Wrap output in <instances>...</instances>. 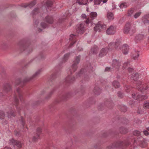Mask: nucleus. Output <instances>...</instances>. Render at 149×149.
<instances>
[{
    "label": "nucleus",
    "mask_w": 149,
    "mask_h": 149,
    "mask_svg": "<svg viewBox=\"0 0 149 149\" xmlns=\"http://www.w3.org/2000/svg\"><path fill=\"white\" fill-rule=\"evenodd\" d=\"M120 42L119 40H117L115 43H111L109 45V49L102 48L100 51L99 54V56L100 57H102L106 55L108 50L111 49L112 46H114L115 49L117 50H119L120 49Z\"/></svg>",
    "instance_id": "nucleus-1"
},
{
    "label": "nucleus",
    "mask_w": 149,
    "mask_h": 149,
    "mask_svg": "<svg viewBox=\"0 0 149 149\" xmlns=\"http://www.w3.org/2000/svg\"><path fill=\"white\" fill-rule=\"evenodd\" d=\"M42 69H39L36 71L34 74L30 78L26 77L24 79L23 81H21L20 79H18L15 81V84H16L19 85V86H22L23 84L25 83L28 81L30 80L33 79L38 77L41 73L42 72Z\"/></svg>",
    "instance_id": "nucleus-2"
},
{
    "label": "nucleus",
    "mask_w": 149,
    "mask_h": 149,
    "mask_svg": "<svg viewBox=\"0 0 149 149\" xmlns=\"http://www.w3.org/2000/svg\"><path fill=\"white\" fill-rule=\"evenodd\" d=\"M17 96H18L19 99L21 101L22 100V91L19 88H17L16 90L15 91L14 101L15 104H17L19 102L17 99Z\"/></svg>",
    "instance_id": "nucleus-3"
},
{
    "label": "nucleus",
    "mask_w": 149,
    "mask_h": 149,
    "mask_svg": "<svg viewBox=\"0 0 149 149\" xmlns=\"http://www.w3.org/2000/svg\"><path fill=\"white\" fill-rule=\"evenodd\" d=\"M80 59V56L79 55L76 57L75 60L72 66V70H70V72L72 74V72H74L77 70V65L79 63Z\"/></svg>",
    "instance_id": "nucleus-4"
},
{
    "label": "nucleus",
    "mask_w": 149,
    "mask_h": 149,
    "mask_svg": "<svg viewBox=\"0 0 149 149\" xmlns=\"http://www.w3.org/2000/svg\"><path fill=\"white\" fill-rule=\"evenodd\" d=\"M76 32L79 34L83 33L85 30V28L83 24H78L76 27Z\"/></svg>",
    "instance_id": "nucleus-5"
},
{
    "label": "nucleus",
    "mask_w": 149,
    "mask_h": 149,
    "mask_svg": "<svg viewBox=\"0 0 149 149\" xmlns=\"http://www.w3.org/2000/svg\"><path fill=\"white\" fill-rule=\"evenodd\" d=\"M9 144L10 145H12L14 146L15 145L19 148L22 147V144L20 142L17 140H15L13 139L9 140Z\"/></svg>",
    "instance_id": "nucleus-6"
},
{
    "label": "nucleus",
    "mask_w": 149,
    "mask_h": 149,
    "mask_svg": "<svg viewBox=\"0 0 149 149\" xmlns=\"http://www.w3.org/2000/svg\"><path fill=\"white\" fill-rule=\"evenodd\" d=\"M90 15V18L91 19H90L89 18L87 19L85 21V22L86 24H88L90 23H91L92 20L93 19L97 17V14L96 12H93L91 13Z\"/></svg>",
    "instance_id": "nucleus-7"
},
{
    "label": "nucleus",
    "mask_w": 149,
    "mask_h": 149,
    "mask_svg": "<svg viewBox=\"0 0 149 149\" xmlns=\"http://www.w3.org/2000/svg\"><path fill=\"white\" fill-rule=\"evenodd\" d=\"M116 27L111 25L107 29L106 31V33L108 35L113 34L116 32Z\"/></svg>",
    "instance_id": "nucleus-8"
},
{
    "label": "nucleus",
    "mask_w": 149,
    "mask_h": 149,
    "mask_svg": "<svg viewBox=\"0 0 149 149\" xmlns=\"http://www.w3.org/2000/svg\"><path fill=\"white\" fill-rule=\"evenodd\" d=\"M121 65L120 62L119 61H118L116 59L113 60L112 66L114 70L115 69L116 70H118Z\"/></svg>",
    "instance_id": "nucleus-9"
},
{
    "label": "nucleus",
    "mask_w": 149,
    "mask_h": 149,
    "mask_svg": "<svg viewBox=\"0 0 149 149\" xmlns=\"http://www.w3.org/2000/svg\"><path fill=\"white\" fill-rule=\"evenodd\" d=\"M20 49L21 50L25 51L28 53L31 52L32 50V48L30 46H27L26 44H23L20 47Z\"/></svg>",
    "instance_id": "nucleus-10"
},
{
    "label": "nucleus",
    "mask_w": 149,
    "mask_h": 149,
    "mask_svg": "<svg viewBox=\"0 0 149 149\" xmlns=\"http://www.w3.org/2000/svg\"><path fill=\"white\" fill-rule=\"evenodd\" d=\"M42 132V129L40 128H38L36 130V134L34 135L33 138V141H36L39 138L40 133Z\"/></svg>",
    "instance_id": "nucleus-11"
},
{
    "label": "nucleus",
    "mask_w": 149,
    "mask_h": 149,
    "mask_svg": "<svg viewBox=\"0 0 149 149\" xmlns=\"http://www.w3.org/2000/svg\"><path fill=\"white\" fill-rule=\"evenodd\" d=\"M135 94L133 93L132 95V97L134 99L140 101L143 100H145L147 98V97L145 95H137L136 98H135Z\"/></svg>",
    "instance_id": "nucleus-12"
},
{
    "label": "nucleus",
    "mask_w": 149,
    "mask_h": 149,
    "mask_svg": "<svg viewBox=\"0 0 149 149\" xmlns=\"http://www.w3.org/2000/svg\"><path fill=\"white\" fill-rule=\"evenodd\" d=\"M3 90L6 92H10L12 90V88L10 84L7 83L5 84L3 86Z\"/></svg>",
    "instance_id": "nucleus-13"
},
{
    "label": "nucleus",
    "mask_w": 149,
    "mask_h": 149,
    "mask_svg": "<svg viewBox=\"0 0 149 149\" xmlns=\"http://www.w3.org/2000/svg\"><path fill=\"white\" fill-rule=\"evenodd\" d=\"M123 144V142L118 141L116 142L115 144H113L112 146L108 147L107 149H113L114 148L118 147Z\"/></svg>",
    "instance_id": "nucleus-14"
},
{
    "label": "nucleus",
    "mask_w": 149,
    "mask_h": 149,
    "mask_svg": "<svg viewBox=\"0 0 149 149\" xmlns=\"http://www.w3.org/2000/svg\"><path fill=\"white\" fill-rule=\"evenodd\" d=\"M131 26V25L130 23H127L123 29L124 33H127L130 31Z\"/></svg>",
    "instance_id": "nucleus-15"
},
{
    "label": "nucleus",
    "mask_w": 149,
    "mask_h": 149,
    "mask_svg": "<svg viewBox=\"0 0 149 149\" xmlns=\"http://www.w3.org/2000/svg\"><path fill=\"white\" fill-rule=\"evenodd\" d=\"M123 52L124 54H128L129 50V47L126 44H124L122 47Z\"/></svg>",
    "instance_id": "nucleus-16"
},
{
    "label": "nucleus",
    "mask_w": 149,
    "mask_h": 149,
    "mask_svg": "<svg viewBox=\"0 0 149 149\" xmlns=\"http://www.w3.org/2000/svg\"><path fill=\"white\" fill-rule=\"evenodd\" d=\"M139 54L138 51H134L132 53L131 57L135 60L139 57Z\"/></svg>",
    "instance_id": "nucleus-17"
},
{
    "label": "nucleus",
    "mask_w": 149,
    "mask_h": 149,
    "mask_svg": "<svg viewBox=\"0 0 149 149\" xmlns=\"http://www.w3.org/2000/svg\"><path fill=\"white\" fill-rule=\"evenodd\" d=\"M142 22L145 24L149 23V14L145 15L142 18Z\"/></svg>",
    "instance_id": "nucleus-18"
},
{
    "label": "nucleus",
    "mask_w": 149,
    "mask_h": 149,
    "mask_svg": "<svg viewBox=\"0 0 149 149\" xmlns=\"http://www.w3.org/2000/svg\"><path fill=\"white\" fill-rule=\"evenodd\" d=\"M76 35L74 34H71L70 36L69 39L70 40H73V42L70 43V47H71L74 45L76 42Z\"/></svg>",
    "instance_id": "nucleus-19"
},
{
    "label": "nucleus",
    "mask_w": 149,
    "mask_h": 149,
    "mask_svg": "<svg viewBox=\"0 0 149 149\" xmlns=\"http://www.w3.org/2000/svg\"><path fill=\"white\" fill-rule=\"evenodd\" d=\"M36 3V1H33L31 2L29 4L27 5L26 4H22L21 6L24 8H26L27 6H29V8H31L33 7Z\"/></svg>",
    "instance_id": "nucleus-20"
},
{
    "label": "nucleus",
    "mask_w": 149,
    "mask_h": 149,
    "mask_svg": "<svg viewBox=\"0 0 149 149\" xmlns=\"http://www.w3.org/2000/svg\"><path fill=\"white\" fill-rule=\"evenodd\" d=\"M46 22L49 24H52L53 22V19L52 16H48L45 17Z\"/></svg>",
    "instance_id": "nucleus-21"
},
{
    "label": "nucleus",
    "mask_w": 149,
    "mask_h": 149,
    "mask_svg": "<svg viewBox=\"0 0 149 149\" xmlns=\"http://www.w3.org/2000/svg\"><path fill=\"white\" fill-rule=\"evenodd\" d=\"M75 80L74 77H72L71 76L69 75L66 79V81L68 83L72 82Z\"/></svg>",
    "instance_id": "nucleus-22"
},
{
    "label": "nucleus",
    "mask_w": 149,
    "mask_h": 149,
    "mask_svg": "<svg viewBox=\"0 0 149 149\" xmlns=\"http://www.w3.org/2000/svg\"><path fill=\"white\" fill-rule=\"evenodd\" d=\"M144 37V35L142 34H139L135 37V39L136 41L138 42L142 40Z\"/></svg>",
    "instance_id": "nucleus-23"
},
{
    "label": "nucleus",
    "mask_w": 149,
    "mask_h": 149,
    "mask_svg": "<svg viewBox=\"0 0 149 149\" xmlns=\"http://www.w3.org/2000/svg\"><path fill=\"white\" fill-rule=\"evenodd\" d=\"M100 26H101V22H99L94 27V30L95 31H100L101 30Z\"/></svg>",
    "instance_id": "nucleus-24"
},
{
    "label": "nucleus",
    "mask_w": 149,
    "mask_h": 149,
    "mask_svg": "<svg viewBox=\"0 0 149 149\" xmlns=\"http://www.w3.org/2000/svg\"><path fill=\"white\" fill-rule=\"evenodd\" d=\"M77 2L79 5H85L87 4L88 0H77Z\"/></svg>",
    "instance_id": "nucleus-25"
},
{
    "label": "nucleus",
    "mask_w": 149,
    "mask_h": 149,
    "mask_svg": "<svg viewBox=\"0 0 149 149\" xmlns=\"http://www.w3.org/2000/svg\"><path fill=\"white\" fill-rule=\"evenodd\" d=\"M107 17L109 20H112L114 19L113 15L111 12H108L107 14Z\"/></svg>",
    "instance_id": "nucleus-26"
},
{
    "label": "nucleus",
    "mask_w": 149,
    "mask_h": 149,
    "mask_svg": "<svg viewBox=\"0 0 149 149\" xmlns=\"http://www.w3.org/2000/svg\"><path fill=\"white\" fill-rule=\"evenodd\" d=\"M139 77V74L138 73H135L132 74L131 78L135 81H136Z\"/></svg>",
    "instance_id": "nucleus-27"
},
{
    "label": "nucleus",
    "mask_w": 149,
    "mask_h": 149,
    "mask_svg": "<svg viewBox=\"0 0 149 149\" xmlns=\"http://www.w3.org/2000/svg\"><path fill=\"white\" fill-rule=\"evenodd\" d=\"M149 86L146 84L142 85L140 88V90L141 92H143L148 89Z\"/></svg>",
    "instance_id": "nucleus-28"
},
{
    "label": "nucleus",
    "mask_w": 149,
    "mask_h": 149,
    "mask_svg": "<svg viewBox=\"0 0 149 149\" xmlns=\"http://www.w3.org/2000/svg\"><path fill=\"white\" fill-rule=\"evenodd\" d=\"M98 51V48L96 45H94L91 49V52L93 53V54H96Z\"/></svg>",
    "instance_id": "nucleus-29"
},
{
    "label": "nucleus",
    "mask_w": 149,
    "mask_h": 149,
    "mask_svg": "<svg viewBox=\"0 0 149 149\" xmlns=\"http://www.w3.org/2000/svg\"><path fill=\"white\" fill-rule=\"evenodd\" d=\"M101 91V89H100L98 87H96L95 88L94 92L95 93L96 95H99L100 94Z\"/></svg>",
    "instance_id": "nucleus-30"
},
{
    "label": "nucleus",
    "mask_w": 149,
    "mask_h": 149,
    "mask_svg": "<svg viewBox=\"0 0 149 149\" xmlns=\"http://www.w3.org/2000/svg\"><path fill=\"white\" fill-rule=\"evenodd\" d=\"M119 131L121 134H125L127 133V130L126 128L122 127L120 128Z\"/></svg>",
    "instance_id": "nucleus-31"
},
{
    "label": "nucleus",
    "mask_w": 149,
    "mask_h": 149,
    "mask_svg": "<svg viewBox=\"0 0 149 149\" xmlns=\"http://www.w3.org/2000/svg\"><path fill=\"white\" fill-rule=\"evenodd\" d=\"M15 116L14 113V111L13 110H12L10 112L8 113V118H10L11 117H14Z\"/></svg>",
    "instance_id": "nucleus-32"
},
{
    "label": "nucleus",
    "mask_w": 149,
    "mask_h": 149,
    "mask_svg": "<svg viewBox=\"0 0 149 149\" xmlns=\"http://www.w3.org/2000/svg\"><path fill=\"white\" fill-rule=\"evenodd\" d=\"M70 55V54L69 53H67L64 55L63 59V62H65L68 60L69 57Z\"/></svg>",
    "instance_id": "nucleus-33"
},
{
    "label": "nucleus",
    "mask_w": 149,
    "mask_h": 149,
    "mask_svg": "<svg viewBox=\"0 0 149 149\" xmlns=\"http://www.w3.org/2000/svg\"><path fill=\"white\" fill-rule=\"evenodd\" d=\"M113 85L115 88H118L120 86V84L119 83L116 81H114L113 82Z\"/></svg>",
    "instance_id": "nucleus-34"
},
{
    "label": "nucleus",
    "mask_w": 149,
    "mask_h": 149,
    "mask_svg": "<svg viewBox=\"0 0 149 149\" xmlns=\"http://www.w3.org/2000/svg\"><path fill=\"white\" fill-rule=\"evenodd\" d=\"M86 69H81V70L78 73L77 76V77H80L81 76V75H83V74L85 72V71H86Z\"/></svg>",
    "instance_id": "nucleus-35"
},
{
    "label": "nucleus",
    "mask_w": 149,
    "mask_h": 149,
    "mask_svg": "<svg viewBox=\"0 0 149 149\" xmlns=\"http://www.w3.org/2000/svg\"><path fill=\"white\" fill-rule=\"evenodd\" d=\"M5 117V114L2 110H0V119H4Z\"/></svg>",
    "instance_id": "nucleus-36"
},
{
    "label": "nucleus",
    "mask_w": 149,
    "mask_h": 149,
    "mask_svg": "<svg viewBox=\"0 0 149 149\" xmlns=\"http://www.w3.org/2000/svg\"><path fill=\"white\" fill-rule=\"evenodd\" d=\"M52 4V2L51 1H47L46 2V6L47 8L51 7Z\"/></svg>",
    "instance_id": "nucleus-37"
},
{
    "label": "nucleus",
    "mask_w": 149,
    "mask_h": 149,
    "mask_svg": "<svg viewBox=\"0 0 149 149\" xmlns=\"http://www.w3.org/2000/svg\"><path fill=\"white\" fill-rule=\"evenodd\" d=\"M143 107L146 109L149 108V101L145 102L143 105Z\"/></svg>",
    "instance_id": "nucleus-38"
},
{
    "label": "nucleus",
    "mask_w": 149,
    "mask_h": 149,
    "mask_svg": "<svg viewBox=\"0 0 149 149\" xmlns=\"http://www.w3.org/2000/svg\"><path fill=\"white\" fill-rule=\"evenodd\" d=\"M133 134L134 135L139 136L140 134V132L139 131L136 130L134 131Z\"/></svg>",
    "instance_id": "nucleus-39"
},
{
    "label": "nucleus",
    "mask_w": 149,
    "mask_h": 149,
    "mask_svg": "<svg viewBox=\"0 0 149 149\" xmlns=\"http://www.w3.org/2000/svg\"><path fill=\"white\" fill-rule=\"evenodd\" d=\"M38 9L37 8H35L32 12V13L33 15H36L38 13Z\"/></svg>",
    "instance_id": "nucleus-40"
},
{
    "label": "nucleus",
    "mask_w": 149,
    "mask_h": 149,
    "mask_svg": "<svg viewBox=\"0 0 149 149\" xmlns=\"http://www.w3.org/2000/svg\"><path fill=\"white\" fill-rule=\"evenodd\" d=\"M141 12L140 11H139L136 13L134 15V17L135 18H137L138 17L141 15Z\"/></svg>",
    "instance_id": "nucleus-41"
},
{
    "label": "nucleus",
    "mask_w": 149,
    "mask_h": 149,
    "mask_svg": "<svg viewBox=\"0 0 149 149\" xmlns=\"http://www.w3.org/2000/svg\"><path fill=\"white\" fill-rule=\"evenodd\" d=\"M102 1V0H94V4L95 5H99Z\"/></svg>",
    "instance_id": "nucleus-42"
},
{
    "label": "nucleus",
    "mask_w": 149,
    "mask_h": 149,
    "mask_svg": "<svg viewBox=\"0 0 149 149\" xmlns=\"http://www.w3.org/2000/svg\"><path fill=\"white\" fill-rule=\"evenodd\" d=\"M121 110L122 111L125 112L127 111V108L125 106H123L121 107Z\"/></svg>",
    "instance_id": "nucleus-43"
},
{
    "label": "nucleus",
    "mask_w": 149,
    "mask_h": 149,
    "mask_svg": "<svg viewBox=\"0 0 149 149\" xmlns=\"http://www.w3.org/2000/svg\"><path fill=\"white\" fill-rule=\"evenodd\" d=\"M134 12V10L132 9L129 11L128 12V16H131Z\"/></svg>",
    "instance_id": "nucleus-44"
},
{
    "label": "nucleus",
    "mask_w": 149,
    "mask_h": 149,
    "mask_svg": "<svg viewBox=\"0 0 149 149\" xmlns=\"http://www.w3.org/2000/svg\"><path fill=\"white\" fill-rule=\"evenodd\" d=\"M127 7L126 3H121L120 6V7L121 8H126Z\"/></svg>",
    "instance_id": "nucleus-45"
},
{
    "label": "nucleus",
    "mask_w": 149,
    "mask_h": 149,
    "mask_svg": "<svg viewBox=\"0 0 149 149\" xmlns=\"http://www.w3.org/2000/svg\"><path fill=\"white\" fill-rule=\"evenodd\" d=\"M141 82L140 81H138L137 83L136 84V87L137 88H139L140 85H141Z\"/></svg>",
    "instance_id": "nucleus-46"
},
{
    "label": "nucleus",
    "mask_w": 149,
    "mask_h": 149,
    "mask_svg": "<svg viewBox=\"0 0 149 149\" xmlns=\"http://www.w3.org/2000/svg\"><path fill=\"white\" fill-rule=\"evenodd\" d=\"M41 26L43 28H45L47 27L46 24L44 22H42L41 23Z\"/></svg>",
    "instance_id": "nucleus-47"
},
{
    "label": "nucleus",
    "mask_w": 149,
    "mask_h": 149,
    "mask_svg": "<svg viewBox=\"0 0 149 149\" xmlns=\"http://www.w3.org/2000/svg\"><path fill=\"white\" fill-rule=\"evenodd\" d=\"M105 103L107 104H108L110 106L112 104V101L110 100L107 101L105 102Z\"/></svg>",
    "instance_id": "nucleus-48"
},
{
    "label": "nucleus",
    "mask_w": 149,
    "mask_h": 149,
    "mask_svg": "<svg viewBox=\"0 0 149 149\" xmlns=\"http://www.w3.org/2000/svg\"><path fill=\"white\" fill-rule=\"evenodd\" d=\"M21 122L23 127H24V126L25 123L22 118H21Z\"/></svg>",
    "instance_id": "nucleus-49"
},
{
    "label": "nucleus",
    "mask_w": 149,
    "mask_h": 149,
    "mask_svg": "<svg viewBox=\"0 0 149 149\" xmlns=\"http://www.w3.org/2000/svg\"><path fill=\"white\" fill-rule=\"evenodd\" d=\"M100 28H101V29H106V26L105 24H101V26H100Z\"/></svg>",
    "instance_id": "nucleus-50"
},
{
    "label": "nucleus",
    "mask_w": 149,
    "mask_h": 149,
    "mask_svg": "<svg viewBox=\"0 0 149 149\" xmlns=\"http://www.w3.org/2000/svg\"><path fill=\"white\" fill-rule=\"evenodd\" d=\"M118 97L122 98L123 97V95L120 92H119L118 93Z\"/></svg>",
    "instance_id": "nucleus-51"
},
{
    "label": "nucleus",
    "mask_w": 149,
    "mask_h": 149,
    "mask_svg": "<svg viewBox=\"0 0 149 149\" xmlns=\"http://www.w3.org/2000/svg\"><path fill=\"white\" fill-rule=\"evenodd\" d=\"M53 91H54L53 90L52 91L50 92V93L49 94V95H48V96L46 97V98L47 99L49 98L50 97V96L52 95V94L53 93Z\"/></svg>",
    "instance_id": "nucleus-52"
},
{
    "label": "nucleus",
    "mask_w": 149,
    "mask_h": 149,
    "mask_svg": "<svg viewBox=\"0 0 149 149\" xmlns=\"http://www.w3.org/2000/svg\"><path fill=\"white\" fill-rule=\"evenodd\" d=\"M128 62L125 63L123 64V68H126V66L128 65Z\"/></svg>",
    "instance_id": "nucleus-53"
},
{
    "label": "nucleus",
    "mask_w": 149,
    "mask_h": 149,
    "mask_svg": "<svg viewBox=\"0 0 149 149\" xmlns=\"http://www.w3.org/2000/svg\"><path fill=\"white\" fill-rule=\"evenodd\" d=\"M144 134L146 136L148 135L149 134L147 130H144L143 131Z\"/></svg>",
    "instance_id": "nucleus-54"
},
{
    "label": "nucleus",
    "mask_w": 149,
    "mask_h": 149,
    "mask_svg": "<svg viewBox=\"0 0 149 149\" xmlns=\"http://www.w3.org/2000/svg\"><path fill=\"white\" fill-rule=\"evenodd\" d=\"M110 68L109 67H107L105 70V71H109L110 70Z\"/></svg>",
    "instance_id": "nucleus-55"
},
{
    "label": "nucleus",
    "mask_w": 149,
    "mask_h": 149,
    "mask_svg": "<svg viewBox=\"0 0 149 149\" xmlns=\"http://www.w3.org/2000/svg\"><path fill=\"white\" fill-rule=\"evenodd\" d=\"M14 133L15 134L16 136H17L19 135V133L16 130L15 131Z\"/></svg>",
    "instance_id": "nucleus-56"
},
{
    "label": "nucleus",
    "mask_w": 149,
    "mask_h": 149,
    "mask_svg": "<svg viewBox=\"0 0 149 149\" xmlns=\"http://www.w3.org/2000/svg\"><path fill=\"white\" fill-rule=\"evenodd\" d=\"M128 71L130 72H132L133 70V69L132 68H129L128 69Z\"/></svg>",
    "instance_id": "nucleus-57"
},
{
    "label": "nucleus",
    "mask_w": 149,
    "mask_h": 149,
    "mask_svg": "<svg viewBox=\"0 0 149 149\" xmlns=\"http://www.w3.org/2000/svg\"><path fill=\"white\" fill-rule=\"evenodd\" d=\"M139 139H137L136 140H135V142H136L137 143V144L139 145L141 142H139Z\"/></svg>",
    "instance_id": "nucleus-58"
},
{
    "label": "nucleus",
    "mask_w": 149,
    "mask_h": 149,
    "mask_svg": "<svg viewBox=\"0 0 149 149\" xmlns=\"http://www.w3.org/2000/svg\"><path fill=\"white\" fill-rule=\"evenodd\" d=\"M81 17L83 18H86V16L85 14H83L81 15Z\"/></svg>",
    "instance_id": "nucleus-59"
},
{
    "label": "nucleus",
    "mask_w": 149,
    "mask_h": 149,
    "mask_svg": "<svg viewBox=\"0 0 149 149\" xmlns=\"http://www.w3.org/2000/svg\"><path fill=\"white\" fill-rule=\"evenodd\" d=\"M137 113L139 114H141L143 113V111H140L139 110V109L138 111H137Z\"/></svg>",
    "instance_id": "nucleus-60"
},
{
    "label": "nucleus",
    "mask_w": 149,
    "mask_h": 149,
    "mask_svg": "<svg viewBox=\"0 0 149 149\" xmlns=\"http://www.w3.org/2000/svg\"><path fill=\"white\" fill-rule=\"evenodd\" d=\"M39 23V21L38 20H36V21L35 22V24L36 25H37Z\"/></svg>",
    "instance_id": "nucleus-61"
},
{
    "label": "nucleus",
    "mask_w": 149,
    "mask_h": 149,
    "mask_svg": "<svg viewBox=\"0 0 149 149\" xmlns=\"http://www.w3.org/2000/svg\"><path fill=\"white\" fill-rule=\"evenodd\" d=\"M3 149H12L11 148L8 147H5Z\"/></svg>",
    "instance_id": "nucleus-62"
},
{
    "label": "nucleus",
    "mask_w": 149,
    "mask_h": 149,
    "mask_svg": "<svg viewBox=\"0 0 149 149\" xmlns=\"http://www.w3.org/2000/svg\"><path fill=\"white\" fill-rule=\"evenodd\" d=\"M107 1V0H103L102 1L103 3H106Z\"/></svg>",
    "instance_id": "nucleus-63"
},
{
    "label": "nucleus",
    "mask_w": 149,
    "mask_h": 149,
    "mask_svg": "<svg viewBox=\"0 0 149 149\" xmlns=\"http://www.w3.org/2000/svg\"><path fill=\"white\" fill-rule=\"evenodd\" d=\"M79 51H81L82 50V48H81V49H80L79 48H78L77 49Z\"/></svg>",
    "instance_id": "nucleus-64"
}]
</instances>
